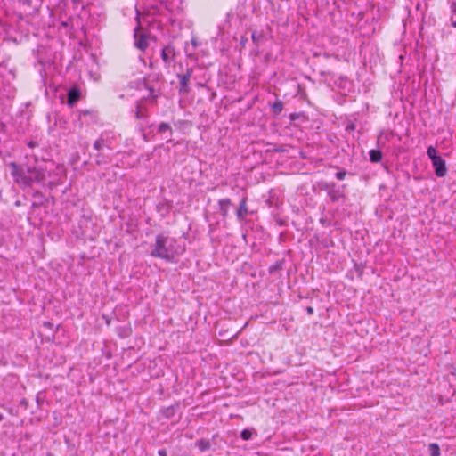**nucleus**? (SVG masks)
Returning a JSON list of instances; mask_svg holds the SVG:
<instances>
[{"instance_id":"nucleus-25","label":"nucleus","mask_w":456,"mask_h":456,"mask_svg":"<svg viewBox=\"0 0 456 456\" xmlns=\"http://www.w3.org/2000/svg\"><path fill=\"white\" fill-rule=\"evenodd\" d=\"M307 312H308V314H312V313H313V309H312V307H308V308H307Z\"/></svg>"},{"instance_id":"nucleus-9","label":"nucleus","mask_w":456,"mask_h":456,"mask_svg":"<svg viewBox=\"0 0 456 456\" xmlns=\"http://www.w3.org/2000/svg\"><path fill=\"white\" fill-rule=\"evenodd\" d=\"M104 147H107L108 149L111 148L108 138H105L104 134H101L100 138L94 142V148L97 151H100Z\"/></svg>"},{"instance_id":"nucleus-22","label":"nucleus","mask_w":456,"mask_h":456,"mask_svg":"<svg viewBox=\"0 0 456 456\" xmlns=\"http://www.w3.org/2000/svg\"><path fill=\"white\" fill-rule=\"evenodd\" d=\"M159 454L160 456H166V455H167V453H166V451H165V450H159Z\"/></svg>"},{"instance_id":"nucleus-14","label":"nucleus","mask_w":456,"mask_h":456,"mask_svg":"<svg viewBox=\"0 0 456 456\" xmlns=\"http://www.w3.org/2000/svg\"><path fill=\"white\" fill-rule=\"evenodd\" d=\"M428 452L430 456H439L440 448L437 444L432 443L428 445Z\"/></svg>"},{"instance_id":"nucleus-4","label":"nucleus","mask_w":456,"mask_h":456,"mask_svg":"<svg viewBox=\"0 0 456 456\" xmlns=\"http://www.w3.org/2000/svg\"><path fill=\"white\" fill-rule=\"evenodd\" d=\"M192 74L191 69H187L184 74H178L177 77L179 78V93L182 94H185L189 92V81L191 79Z\"/></svg>"},{"instance_id":"nucleus-7","label":"nucleus","mask_w":456,"mask_h":456,"mask_svg":"<svg viewBox=\"0 0 456 456\" xmlns=\"http://www.w3.org/2000/svg\"><path fill=\"white\" fill-rule=\"evenodd\" d=\"M134 37H135V42H134L135 46L138 49H140L141 51L144 52L149 46L148 37L146 35H140L137 37V34L135 33Z\"/></svg>"},{"instance_id":"nucleus-11","label":"nucleus","mask_w":456,"mask_h":456,"mask_svg":"<svg viewBox=\"0 0 456 456\" xmlns=\"http://www.w3.org/2000/svg\"><path fill=\"white\" fill-rule=\"evenodd\" d=\"M369 155L372 163H379L382 159V153L379 150H370Z\"/></svg>"},{"instance_id":"nucleus-16","label":"nucleus","mask_w":456,"mask_h":456,"mask_svg":"<svg viewBox=\"0 0 456 456\" xmlns=\"http://www.w3.org/2000/svg\"><path fill=\"white\" fill-rule=\"evenodd\" d=\"M394 135V134L392 132L390 133H387V134H381L379 136V139H378V144L379 145H381L384 143L383 140L385 141H388L390 137H392Z\"/></svg>"},{"instance_id":"nucleus-28","label":"nucleus","mask_w":456,"mask_h":456,"mask_svg":"<svg viewBox=\"0 0 456 456\" xmlns=\"http://www.w3.org/2000/svg\"><path fill=\"white\" fill-rule=\"evenodd\" d=\"M245 42H246V39H244V37H242V39H241V44H243V45H244V44H245Z\"/></svg>"},{"instance_id":"nucleus-15","label":"nucleus","mask_w":456,"mask_h":456,"mask_svg":"<svg viewBox=\"0 0 456 456\" xmlns=\"http://www.w3.org/2000/svg\"><path fill=\"white\" fill-rule=\"evenodd\" d=\"M197 447L200 449V451L204 452L208 450L210 446L209 442L206 440H200L196 443Z\"/></svg>"},{"instance_id":"nucleus-20","label":"nucleus","mask_w":456,"mask_h":456,"mask_svg":"<svg viewBox=\"0 0 456 456\" xmlns=\"http://www.w3.org/2000/svg\"><path fill=\"white\" fill-rule=\"evenodd\" d=\"M18 1L21 4H24V5H27V6H31L32 0H18Z\"/></svg>"},{"instance_id":"nucleus-13","label":"nucleus","mask_w":456,"mask_h":456,"mask_svg":"<svg viewBox=\"0 0 456 456\" xmlns=\"http://www.w3.org/2000/svg\"><path fill=\"white\" fill-rule=\"evenodd\" d=\"M158 132L159 133L168 132L170 136L172 135V133H173L171 126L169 124H167V123H165V122H162V123H160L159 125Z\"/></svg>"},{"instance_id":"nucleus-8","label":"nucleus","mask_w":456,"mask_h":456,"mask_svg":"<svg viewBox=\"0 0 456 456\" xmlns=\"http://www.w3.org/2000/svg\"><path fill=\"white\" fill-rule=\"evenodd\" d=\"M219 205V212L220 214L225 217L228 215L229 208L232 205V202L229 199H223L218 201Z\"/></svg>"},{"instance_id":"nucleus-26","label":"nucleus","mask_w":456,"mask_h":456,"mask_svg":"<svg viewBox=\"0 0 456 456\" xmlns=\"http://www.w3.org/2000/svg\"><path fill=\"white\" fill-rule=\"evenodd\" d=\"M142 136H143V139H144L145 141H148V138H147V135H146V134H143V135H142Z\"/></svg>"},{"instance_id":"nucleus-6","label":"nucleus","mask_w":456,"mask_h":456,"mask_svg":"<svg viewBox=\"0 0 456 456\" xmlns=\"http://www.w3.org/2000/svg\"><path fill=\"white\" fill-rule=\"evenodd\" d=\"M248 213V207H247V198L244 197L241 201L240 202L239 208L236 212L237 218L240 222L244 221Z\"/></svg>"},{"instance_id":"nucleus-10","label":"nucleus","mask_w":456,"mask_h":456,"mask_svg":"<svg viewBox=\"0 0 456 456\" xmlns=\"http://www.w3.org/2000/svg\"><path fill=\"white\" fill-rule=\"evenodd\" d=\"M80 98V92L77 88H72L68 93V104L74 105Z\"/></svg>"},{"instance_id":"nucleus-3","label":"nucleus","mask_w":456,"mask_h":456,"mask_svg":"<svg viewBox=\"0 0 456 456\" xmlns=\"http://www.w3.org/2000/svg\"><path fill=\"white\" fill-rule=\"evenodd\" d=\"M427 154L432 161L436 175L438 177L444 176L447 173L445 161L437 154L436 149L433 146H429Z\"/></svg>"},{"instance_id":"nucleus-23","label":"nucleus","mask_w":456,"mask_h":456,"mask_svg":"<svg viewBox=\"0 0 456 456\" xmlns=\"http://www.w3.org/2000/svg\"><path fill=\"white\" fill-rule=\"evenodd\" d=\"M451 7H452V11L453 12H456V3H452Z\"/></svg>"},{"instance_id":"nucleus-19","label":"nucleus","mask_w":456,"mask_h":456,"mask_svg":"<svg viewBox=\"0 0 456 456\" xmlns=\"http://www.w3.org/2000/svg\"><path fill=\"white\" fill-rule=\"evenodd\" d=\"M346 175V172L345 170H341L336 173L335 176L338 180H344Z\"/></svg>"},{"instance_id":"nucleus-24","label":"nucleus","mask_w":456,"mask_h":456,"mask_svg":"<svg viewBox=\"0 0 456 456\" xmlns=\"http://www.w3.org/2000/svg\"><path fill=\"white\" fill-rule=\"evenodd\" d=\"M35 145H36V143L33 142H30L29 144H28V146L31 147V148L35 147Z\"/></svg>"},{"instance_id":"nucleus-17","label":"nucleus","mask_w":456,"mask_h":456,"mask_svg":"<svg viewBox=\"0 0 456 456\" xmlns=\"http://www.w3.org/2000/svg\"><path fill=\"white\" fill-rule=\"evenodd\" d=\"M282 109H283V103L281 101H276L273 104V110L274 113H276V114L281 113Z\"/></svg>"},{"instance_id":"nucleus-5","label":"nucleus","mask_w":456,"mask_h":456,"mask_svg":"<svg viewBox=\"0 0 456 456\" xmlns=\"http://www.w3.org/2000/svg\"><path fill=\"white\" fill-rule=\"evenodd\" d=\"M175 52L172 45H167L163 47L161 51V59L167 66H170L172 61H175Z\"/></svg>"},{"instance_id":"nucleus-1","label":"nucleus","mask_w":456,"mask_h":456,"mask_svg":"<svg viewBox=\"0 0 456 456\" xmlns=\"http://www.w3.org/2000/svg\"><path fill=\"white\" fill-rule=\"evenodd\" d=\"M183 248L177 244L175 238L159 234L156 238L155 248L151 251V256H174L180 255Z\"/></svg>"},{"instance_id":"nucleus-18","label":"nucleus","mask_w":456,"mask_h":456,"mask_svg":"<svg viewBox=\"0 0 456 456\" xmlns=\"http://www.w3.org/2000/svg\"><path fill=\"white\" fill-rule=\"evenodd\" d=\"M252 430L250 429H244L242 432H241V438L243 440H249L251 437H252Z\"/></svg>"},{"instance_id":"nucleus-12","label":"nucleus","mask_w":456,"mask_h":456,"mask_svg":"<svg viewBox=\"0 0 456 456\" xmlns=\"http://www.w3.org/2000/svg\"><path fill=\"white\" fill-rule=\"evenodd\" d=\"M147 117V110L145 107L137 104L135 110V118L137 119H143Z\"/></svg>"},{"instance_id":"nucleus-27","label":"nucleus","mask_w":456,"mask_h":456,"mask_svg":"<svg viewBox=\"0 0 456 456\" xmlns=\"http://www.w3.org/2000/svg\"><path fill=\"white\" fill-rule=\"evenodd\" d=\"M452 25L453 27H456V21H453V20H452Z\"/></svg>"},{"instance_id":"nucleus-2","label":"nucleus","mask_w":456,"mask_h":456,"mask_svg":"<svg viewBox=\"0 0 456 456\" xmlns=\"http://www.w3.org/2000/svg\"><path fill=\"white\" fill-rule=\"evenodd\" d=\"M12 175L18 183L25 186H31L33 183H40L45 179V171L41 168H28L23 172L15 163H12Z\"/></svg>"},{"instance_id":"nucleus-21","label":"nucleus","mask_w":456,"mask_h":456,"mask_svg":"<svg viewBox=\"0 0 456 456\" xmlns=\"http://www.w3.org/2000/svg\"><path fill=\"white\" fill-rule=\"evenodd\" d=\"M259 37H260V36H257L256 31L252 33V40H253L255 43H257V41H258Z\"/></svg>"}]
</instances>
